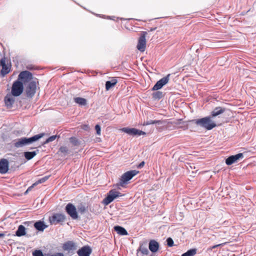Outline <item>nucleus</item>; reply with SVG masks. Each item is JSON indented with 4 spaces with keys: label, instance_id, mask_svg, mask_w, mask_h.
Masks as SVG:
<instances>
[{
    "label": "nucleus",
    "instance_id": "12",
    "mask_svg": "<svg viewBox=\"0 0 256 256\" xmlns=\"http://www.w3.org/2000/svg\"><path fill=\"white\" fill-rule=\"evenodd\" d=\"M244 158V155L242 153H239L236 155H232L228 156L226 160V163L227 165L230 166L232 164L237 162L239 160Z\"/></svg>",
    "mask_w": 256,
    "mask_h": 256
},
{
    "label": "nucleus",
    "instance_id": "23",
    "mask_svg": "<svg viewBox=\"0 0 256 256\" xmlns=\"http://www.w3.org/2000/svg\"><path fill=\"white\" fill-rule=\"evenodd\" d=\"M117 82V80L114 78H113L110 80L106 81V90H108L112 88L114 86Z\"/></svg>",
    "mask_w": 256,
    "mask_h": 256
},
{
    "label": "nucleus",
    "instance_id": "14",
    "mask_svg": "<svg viewBox=\"0 0 256 256\" xmlns=\"http://www.w3.org/2000/svg\"><path fill=\"white\" fill-rule=\"evenodd\" d=\"M92 252V250L90 246H85L79 249L77 254L78 256H90Z\"/></svg>",
    "mask_w": 256,
    "mask_h": 256
},
{
    "label": "nucleus",
    "instance_id": "17",
    "mask_svg": "<svg viewBox=\"0 0 256 256\" xmlns=\"http://www.w3.org/2000/svg\"><path fill=\"white\" fill-rule=\"evenodd\" d=\"M0 63V65L2 66V69L1 70L0 74L2 76H4L10 72V68L9 66L6 65L5 58H2Z\"/></svg>",
    "mask_w": 256,
    "mask_h": 256
},
{
    "label": "nucleus",
    "instance_id": "6",
    "mask_svg": "<svg viewBox=\"0 0 256 256\" xmlns=\"http://www.w3.org/2000/svg\"><path fill=\"white\" fill-rule=\"evenodd\" d=\"M66 213L72 218L73 220H76L78 218V213L77 208L72 204L68 203L66 206Z\"/></svg>",
    "mask_w": 256,
    "mask_h": 256
},
{
    "label": "nucleus",
    "instance_id": "5",
    "mask_svg": "<svg viewBox=\"0 0 256 256\" xmlns=\"http://www.w3.org/2000/svg\"><path fill=\"white\" fill-rule=\"evenodd\" d=\"M24 90L23 84L19 81L16 80L12 84V94L14 96H20Z\"/></svg>",
    "mask_w": 256,
    "mask_h": 256
},
{
    "label": "nucleus",
    "instance_id": "37",
    "mask_svg": "<svg viewBox=\"0 0 256 256\" xmlns=\"http://www.w3.org/2000/svg\"><path fill=\"white\" fill-rule=\"evenodd\" d=\"M167 245L171 247L174 246V240L171 238H168L166 240Z\"/></svg>",
    "mask_w": 256,
    "mask_h": 256
},
{
    "label": "nucleus",
    "instance_id": "43",
    "mask_svg": "<svg viewBox=\"0 0 256 256\" xmlns=\"http://www.w3.org/2000/svg\"><path fill=\"white\" fill-rule=\"evenodd\" d=\"M5 234L3 233H0V238H3L4 237Z\"/></svg>",
    "mask_w": 256,
    "mask_h": 256
},
{
    "label": "nucleus",
    "instance_id": "8",
    "mask_svg": "<svg viewBox=\"0 0 256 256\" xmlns=\"http://www.w3.org/2000/svg\"><path fill=\"white\" fill-rule=\"evenodd\" d=\"M66 220V216L62 214H54L51 217H50L49 220L51 224H56L62 222Z\"/></svg>",
    "mask_w": 256,
    "mask_h": 256
},
{
    "label": "nucleus",
    "instance_id": "39",
    "mask_svg": "<svg viewBox=\"0 0 256 256\" xmlns=\"http://www.w3.org/2000/svg\"><path fill=\"white\" fill-rule=\"evenodd\" d=\"M47 256H64V254L62 252H57L53 254L48 255Z\"/></svg>",
    "mask_w": 256,
    "mask_h": 256
},
{
    "label": "nucleus",
    "instance_id": "27",
    "mask_svg": "<svg viewBox=\"0 0 256 256\" xmlns=\"http://www.w3.org/2000/svg\"><path fill=\"white\" fill-rule=\"evenodd\" d=\"M36 154V152H24V156L25 158L27 160H30L32 159Z\"/></svg>",
    "mask_w": 256,
    "mask_h": 256
},
{
    "label": "nucleus",
    "instance_id": "33",
    "mask_svg": "<svg viewBox=\"0 0 256 256\" xmlns=\"http://www.w3.org/2000/svg\"><path fill=\"white\" fill-rule=\"evenodd\" d=\"M56 138H57L56 135L52 136L49 137L48 138H47L45 142H43L42 145L46 144H48L50 142L54 140Z\"/></svg>",
    "mask_w": 256,
    "mask_h": 256
},
{
    "label": "nucleus",
    "instance_id": "20",
    "mask_svg": "<svg viewBox=\"0 0 256 256\" xmlns=\"http://www.w3.org/2000/svg\"><path fill=\"white\" fill-rule=\"evenodd\" d=\"M226 108L218 106L215 108L214 110L211 112V114L210 116L213 118L215 116H216L222 113H224L226 111Z\"/></svg>",
    "mask_w": 256,
    "mask_h": 256
},
{
    "label": "nucleus",
    "instance_id": "9",
    "mask_svg": "<svg viewBox=\"0 0 256 256\" xmlns=\"http://www.w3.org/2000/svg\"><path fill=\"white\" fill-rule=\"evenodd\" d=\"M170 76V74H168L166 76L158 80L152 88V90H158L162 88L163 86L168 83Z\"/></svg>",
    "mask_w": 256,
    "mask_h": 256
},
{
    "label": "nucleus",
    "instance_id": "13",
    "mask_svg": "<svg viewBox=\"0 0 256 256\" xmlns=\"http://www.w3.org/2000/svg\"><path fill=\"white\" fill-rule=\"evenodd\" d=\"M149 251L147 248L146 244H140L138 248L136 250L137 256H148Z\"/></svg>",
    "mask_w": 256,
    "mask_h": 256
},
{
    "label": "nucleus",
    "instance_id": "29",
    "mask_svg": "<svg viewBox=\"0 0 256 256\" xmlns=\"http://www.w3.org/2000/svg\"><path fill=\"white\" fill-rule=\"evenodd\" d=\"M196 253V249L192 248L182 254V256H194Z\"/></svg>",
    "mask_w": 256,
    "mask_h": 256
},
{
    "label": "nucleus",
    "instance_id": "38",
    "mask_svg": "<svg viewBox=\"0 0 256 256\" xmlns=\"http://www.w3.org/2000/svg\"><path fill=\"white\" fill-rule=\"evenodd\" d=\"M95 129L96 132V134L99 136L100 135L101 128L100 125L96 124L95 126Z\"/></svg>",
    "mask_w": 256,
    "mask_h": 256
},
{
    "label": "nucleus",
    "instance_id": "36",
    "mask_svg": "<svg viewBox=\"0 0 256 256\" xmlns=\"http://www.w3.org/2000/svg\"><path fill=\"white\" fill-rule=\"evenodd\" d=\"M33 256H44L42 252L40 250H36L32 252Z\"/></svg>",
    "mask_w": 256,
    "mask_h": 256
},
{
    "label": "nucleus",
    "instance_id": "15",
    "mask_svg": "<svg viewBox=\"0 0 256 256\" xmlns=\"http://www.w3.org/2000/svg\"><path fill=\"white\" fill-rule=\"evenodd\" d=\"M9 162L8 160L2 158L0 160V173L6 174L8 170Z\"/></svg>",
    "mask_w": 256,
    "mask_h": 256
},
{
    "label": "nucleus",
    "instance_id": "25",
    "mask_svg": "<svg viewBox=\"0 0 256 256\" xmlns=\"http://www.w3.org/2000/svg\"><path fill=\"white\" fill-rule=\"evenodd\" d=\"M16 236H22L26 234V228L22 225L18 226V228L16 232Z\"/></svg>",
    "mask_w": 256,
    "mask_h": 256
},
{
    "label": "nucleus",
    "instance_id": "44",
    "mask_svg": "<svg viewBox=\"0 0 256 256\" xmlns=\"http://www.w3.org/2000/svg\"><path fill=\"white\" fill-rule=\"evenodd\" d=\"M156 29V28H151L150 30V31H153V30H154Z\"/></svg>",
    "mask_w": 256,
    "mask_h": 256
},
{
    "label": "nucleus",
    "instance_id": "32",
    "mask_svg": "<svg viewBox=\"0 0 256 256\" xmlns=\"http://www.w3.org/2000/svg\"><path fill=\"white\" fill-rule=\"evenodd\" d=\"M58 151L59 152L62 153L64 156H66L69 153L68 148L65 146H60Z\"/></svg>",
    "mask_w": 256,
    "mask_h": 256
},
{
    "label": "nucleus",
    "instance_id": "10",
    "mask_svg": "<svg viewBox=\"0 0 256 256\" xmlns=\"http://www.w3.org/2000/svg\"><path fill=\"white\" fill-rule=\"evenodd\" d=\"M36 81L30 82L26 88L27 96L32 97L36 93Z\"/></svg>",
    "mask_w": 256,
    "mask_h": 256
},
{
    "label": "nucleus",
    "instance_id": "31",
    "mask_svg": "<svg viewBox=\"0 0 256 256\" xmlns=\"http://www.w3.org/2000/svg\"><path fill=\"white\" fill-rule=\"evenodd\" d=\"M161 123L160 120H148L146 122H144V126H147L152 124H160Z\"/></svg>",
    "mask_w": 256,
    "mask_h": 256
},
{
    "label": "nucleus",
    "instance_id": "21",
    "mask_svg": "<svg viewBox=\"0 0 256 256\" xmlns=\"http://www.w3.org/2000/svg\"><path fill=\"white\" fill-rule=\"evenodd\" d=\"M62 248L64 250H73L76 249V246L73 242L68 241L63 244Z\"/></svg>",
    "mask_w": 256,
    "mask_h": 256
},
{
    "label": "nucleus",
    "instance_id": "7",
    "mask_svg": "<svg viewBox=\"0 0 256 256\" xmlns=\"http://www.w3.org/2000/svg\"><path fill=\"white\" fill-rule=\"evenodd\" d=\"M146 34L147 32H142L138 38L136 48L141 52H144L146 48Z\"/></svg>",
    "mask_w": 256,
    "mask_h": 256
},
{
    "label": "nucleus",
    "instance_id": "35",
    "mask_svg": "<svg viewBox=\"0 0 256 256\" xmlns=\"http://www.w3.org/2000/svg\"><path fill=\"white\" fill-rule=\"evenodd\" d=\"M50 176H45L41 178H40V180H38L36 182V184H42V183H43L44 182H45L46 180H48V178H49Z\"/></svg>",
    "mask_w": 256,
    "mask_h": 256
},
{
    "label": "nucleus",
    "instance_id": "22",
    "mask_svg": "<svg viewBox=\"0 0 256 256\" xmlns=\"http://www.w3.org/2000/svg\"><path fill=\"white\" fill-rule=\"evenodd\" d=\"M34 226L36 230L42 232L47 228V226L44 224V222L40 220L36 222L34 224Z\"/></svg>",
    "mask_w": 256,
    "mask_h": 256
},
{
    "label": "nucleus",
    "instance_id": "19",
    "mask_svg": "<svg viewBox=\"0 0 256 256\" xmlns=\"http://www.w3.org/2000/svg\"><path fill=\"white\" fill-rule=\"evenodd\" d=\"M159 244L154 240H150L148 244V248L152 252H156L159 248Z\"/></svg>",
    "mask_w": 256,
    "mask_h": 256
},
{
    "label": "nucleus",
    "instance_id": "2",
    "mask_svg": "<svg viewBox=\"0 0 256 256\" xmlns=\"http://www.w3.org/2000/svg\"><path fill=\"white\" fill-rule=\"evenodd\" d=\"M212 118L210 116L202 118L193 120L192 122L198 126L204 128L207 130H211L216 126Z\"/></svg>",
    "mask_w": 256,
    "mask_h": 256
},
{
    "label": "nucleus",
    "instance_id": "41",
    "mask_svg": "<svg viewBox=\"0 0 256 256\" xmlns=\"http://www.w3.org/2000/svg\"><path fill=\"white\" fill-rule=\"evenodd\" d=\"M144 162L143 161L142 162H141L138 166V168H142L144 166Z\"/></svg>",
    "mask_w": 256,
    "mask_h": 256
},
{
    "label": "nucleus",
    "instance_id": "26",
    "mask_svg": "<svg viewBox=\"0 0 256 256\" xmlns=\"http://www.w3.org/2000/svg\"><path fill=\"white\" fill-rule=\"evenodd\" d=\"M74 102L80 106H86L87 104V100L86 98L76 97L74 98Z\"/></svg>",
    "mask_w": 256,
    "mask_h": 256
},
{
    "label": "nucleus",
    "instance_id": "11",
    "mask_svg": "<svg viewBox=\"0 0 256 256\" xmlns=\"http://www.w3.org/2000/svg\"><path fill=\"white\" fill-rule=\"evenodd\" d=\"M122 130L123 132L131 136H141L146 134L145 132L135 128H124Z\"/></svg>",
    "mask_w": 256,
    "mask_h": 256
},
{
    "label": "nucleus",
    "instance_id": "45",
    "mask_svg": "<svg viewBox=\"0 0 256 256\" xmlns=\"http://www.w3.org/2000/svg\"><path fill=\"white\" fill-rule=\"evenodd\" d=\"M28 189L27 190H26V192H25V193H27V192H28Z\"/></svg>",
    "mask_w": 256,
    "mask_h": 256
},
{
    "label": "nucleus",
    "instance_id": "4",
    "mask_svg": "<svg viewBox=\"0 0 256 256\" xmlns=\"http://www.w3.org/2000/svg\"><path fill=\"white\" fill-rule=\"evenodd\" d=\"M120 192L115 190H112L109 191L107 196L103 200L102 203L107 206L112 202L115 198L122 196Z\"/></svg>",
    "mask_w": 256,
    "mask_h": 256
},
{
    "label": "nucleus",
    "instance_id": "28",
    "mask_svg": "<svg viewBox=\"0 0 256 256\" xmlns=\"http://www.w3.org/2000/svg\"><path fill=\"white\" fill-rule=\"evenodd\" d=\"M77 210L78 213L79 212L81 214H84L87 208L84 206V204H80L77 206Z\"/></svg>",
    "mask_w": 256,
    "mask_h": 256
},
{
    "label": "nucleus",
    "instance_id": "30",
    "mask_svg": "<svg viewBox=\"0 0 256 256\" xmlns=\"http://www.w3.org/2000/svg\"><path fill=\"white\" fill-rule=\"evenodd\" d=\"M162 97V92L157 91L152 94V98L156 100H160Z\"/></svg>",
    "mask_w": 256,
    "mask_h": 256
},
{
    "label": "nucleus",
    "instance_id": "42",
    "mask_svg": "<svg viewBox=\"0 0 256 256\" xmlns=\"http://www.w3.org/2000/svg\"><path fill=\"white\" fill-rule=\"evenodd\" d=\"M27 68L32 70L34 68H33V67L32 66H27Z\"/></svg>",
    "mask_w": 256,
    "mask_h": 256
},
{
    "label": "nucleus",
    "instance_id": "40",
    "mask_svg": "<svg viewBox=\"0 0 256 256\" xmlns=\"http://www.w3.org/2000/svg\"><path fill=\"white\" fill-rule=\"evenodd\" d=\"M222 245H223V244L214 245V246H213L212 247H210L209 249L212 250V249H214V248H215L220 246H222Z\"/></svg>",
    "mask_w": 256,
    "mask_h": 256
},
{
    "label": "nucleus",
    "instance_id": "3",
    "mask_svg": "<svg viewBox=\"0 0 256 256\" xmlns=\"http://www.w3.org/2000/svg\"><path fill=\"white\" fill-rule=\"evenodd\" d=\"M138 173V171L136 170H131L124 172L121 176L119 182V185L123 186L126 184L128 181L130 180L134 176Z\"/></svg>",
    "mask_w": 256,
    "mask_h": 256
},
{
    "label": "nucleus",
    "instance_id": "18",
    "mask_svg": "<svg viewBox=\"0 0 256 256\" xmlns=\"http://www.w3.org/2000/svg\"><path fill=\"white\" fill-rule=\"evenodd\" d=\"M4 100L6 106L9 108L12 107L15 100L14 96H12V94H7L4 97Z\"/></svg>",
    "mask_w": 256,
    "mask_h": 256
},
{
    "label": "nucleus",
    "instance_id": "24",
    "mask_svg": "<svg viewBox=\"0 0 256 256\" xmlns=\"http://www.w3.org/2000/svg\"><path fill=\"white\" fill-rule=\"evenodd\" d=\"M114 230L116 232H117V233L121 236H126L128 234L127 231L123 227H122L120 226H115L114 227Z\"/></svg>",
    "mask_w": 256,
    "mask_h": 256
},
{
    "label": "nucleus",
    "instance_id": "1",
    "mask_svg": "<svg viewBox=\"0 0 256 256\" xmlns=\"http://www.w3.org/2000/svg\"><path fill=\"white\" fill-rule=\"evenodd\" d=\"M44 133H41L36 135H34L29 138L23 137L20 138L16 140L14 142V145L16 148H22L24 146H26L36 142L44 136Z\"/></svg>",
    "mask_w": 256,
    "mask_h": 256
},
{
    "label": "nucleus",
    "instance_id": "16",
    "mask_svg": "<svg viewBox=\"0 0 256 256\" xmlns=\"http://www.w3.org/2000/svg\"><path fill=\"white\" fill-rule=\"evenodd\" d=\"M32 78V74L27 70L22 72L18 75V79H20L24 82H28Z\"/></svg>",
    "mask_w": 256,
    "mask_h": 256
},
{
    "label": "nucleus",
    "instance_id": "34",
    "mask_svg": "<svg viewBox=\"0 0 256 256\" xmlns=\"http://www.w3.org/2000/svg\"><path fill=\"white\" fill-rule=\"evenodd\" d=\"M70 141L74 146H78L80 144L78 140L75 137H71L70 138Z\"/></svg>",
    "mask_w": 256,
    "mask_h": 256
}]
</instances>
